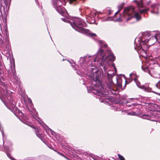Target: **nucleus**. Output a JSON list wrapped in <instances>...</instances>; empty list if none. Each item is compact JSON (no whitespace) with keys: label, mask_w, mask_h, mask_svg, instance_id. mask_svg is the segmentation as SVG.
Returning <instances> with one entry per match:
<instances>
[{"label":"nucleus","mask_w":160,"mask_h":160,"mask_svg":"<svg viewBox=\"0 0 160 160\" xmlns=\"http://www.w3.org/2000/svg\"><path fill=\"white\" fill-rule=\"evenodd\" d=\"M61 19L63 21L70 23L71 26L76 30L86 34H90L92 37H96L97 35L95 33L90 34V31L87 29L84 28L83 27H86V23L80 18H75L72 20V22L70 21L67 19L62 18Z\"/></svg>","instance_id":"6"},{"label":"nucleus","mask_w":160,"mask_h":160,"mask_svg":"<svg viewBox=\"0 0 160 160\" xmlns=\"http://www.w3.org/2000/svg\"><path fill=\"white\" fill-rule=\"evenodd\" d=\"M134 74L133 73H131L130 74V77H131L133 75H134Z\"/></svg>","instance_id":"33"},{"label":"nucleus","mask_w":160,"mask_h":160,"mask_svg":"<svg viewBox=\"0 0 160 160\" xmlns=\"http://www.w3.org/2000/svg\"><path fill=\"white\" fill-rule=\"evenodd\" d=\"M52 5L56 10L62 15L67 17L68 13L65 9L62 7V2L60 0H52Z\"/></svg>","instance_id":"7"},{"label":"nucleus","mask_w":160,"mask_h":160,"mask_svg":"<svg viewBox=\"0 0 160 160\" xmlns=\"http://www.w3.org/2000/svg\"><path fill=\"white\" fill-rule=\"evenodd\" d=\"M38 132H39V130L38 129H37L35 130V133H36V132H37V133H38Z\"/></svg>","instance_id":"31"},{"label":"nucleus","mask_w":160,"mask_h":160,"mask_svg":"<svg viewBox=\"0 0 160 160\" xmlns=\"http://www.w3.org/2000/svg\"><path fill=\"white\" fill-rule=\"evenodd\" d=\"M108 54L106 56L103 50L100 48L97 53V56L94 58L93 62H98L99 65L103 67V69L105 72H107L108 68L110 66V63L113 62L115 59L110 50H108Z\"/></svg>","instance_id":"4"},{"label":"nucleus","mask_w":160,"mask_h":160,"mask_svg":"<svg viewBox=\"0 0 160 160\" xmlns=\"http://www.w3.org/2000/svg\"><path fill=\"white\" fill-rule=\"evenodd\" d=\"M0 97L2 98L6 106L13 112L16 108V102L13 101L12 97V93L11 92L8 91L7 84H3L2 82H0Z\"/></svg>","instance_id":"5"},{"label":"nucleus","mask_w":160,"mask_h":160,"mask_svg":"<svg viewBox=\"0 0 160 160\" xmlns=\"http://www.w3.org/2000/svg\"><path fill=\"white\" fill-rule=\"evenodd\" d=\"M149 10V9L148 8H146L144 9H142L140 10H139V12L141 14L142 13H147V11Z\"/></svg>","instance_id":"16"},{"label":"nucleus","mask_w":160,"mask_h":160,"mask_svg":"<svg viewBox=\"0 0 160 160\" xmlns=\"http://www.w3.org/2000/svg\"><path fill=\"white\" fill-rule=\"evenodd\" d=\"M5 142L4 141H3V143H5Z\"/></svg>","instance_id":"42"},{"label":"nucleus","mask_w":160,"mask_h":160,"mask_svg":"<svg viewBox=\"0 0 160 160\" xmlns=\"http://www.w3.org/2000/svg\"><path fill=\"white\" fill-rule=\"evenodd\" d=\"M1 7H2V3H1L0 4V10H1Z\"/></svg>","instance_id":"36"},{"label":"nucleus","mask_w":160,"mask_h":160,"mask_svg":"<svg viewBox=\"0 0 160 160\" xmlns=\"http://www.w3.org/2000/svg\"><path fill=\"white\" fill-rule=\"evenodd\" d=\"M117 79L116 83H117Z\"/></svg>","instance_id":"44"},{"label":"nucleus","mask_w":160,"mask_h":160,"mask_svg":"<svg viewBox=\"0 0 160 160\" xmlns=\"http://www.w3.org/2000/svg\"><path fill=\"white\" fill-rule=\"evenodd\" d=\"M130 114L131 115H135V112H130Z\"/></svg>","instance_id":"29"},{"label":"nucleus","mask_w":160,"mask_h":160,"mask_svg":"<svg viewBox=\"0 0 160 160\" xmlns=\"http://www.w3.org/2000/svg\"><path fill=\"white\" fill-rule=\"evenodd\" d=\"M78 2V0H69V2L71 4H75Z\"/></svg>","instance_id":"20"},{"label":"nucleus","mask_w":160,"mask_h":160,"mask_svg":"<svg viewBox=\"0 0 160 160\" xmlns=\"http://www.w3.org/2000/svg\"><path fill=\"white\" fill-rule=\"evenodd\" d=\"M120 106V104H116L114 106V107H112V108H114V109L116 108L117 111L120 110H121V109L119 108V106ZM112 109H113V108H112Z\"/></svg>","instance_id":"18"},{"label":"nucleus","mask_w":160,"mask_h":160,"mask_svg":"<svg viewBox=\"0 0 160 160\" xmlns=\"http://www.w3.org/2000/svg\"><path fill=\"white\" fill-rule=\"evenodd\" d=\"M96 14L94 13H92L87 18L88 21L90 23H94L95 22V18Z\"/></svg>","instance_id":"12"},{"label":"nucleus","mask_w":160,"mask_h":160,"mask_svg":"<svg viewBox=\"0 0 160 160\" xmlns=\"http://www.w3.org/2000/svg\"><path fill=\"white\" fill-rule=\"evenodd\" d=\"M124 103H123V104H126V103H127V102L126 100H124ZM123 105H124V104H123Z\"/></svg>","instance_id":"32"},{"label":"nucleus","mask_w":160,"mask_h":160,"mask_svg":"<svg viewBox=\"0 0 160 160\" xmlns=\"http://www.w3.org/2000/svg\"><path fill=\"white\" fill-rule=\"evenodd\" d=\"M134 74L133 73H131L130 74V77H131L133 75H134Z\"/></svg>","instance_id":"34"},{"label":"nucleus","mask_w":160,"mask_h":160,"mask_svg":"<svg viewBox=\"0 0 160 160\" xmlns=\"http://www.w3.org/2000/svg\"><path fill=\"white\" fill-rule=\"evenodd\" d=\"M2 46V47H3L4 46H5V45L4 44V42L3 41L1 42Z\"/></svg>","instance_id":"26"},{"label":"nucleus","mask_w":160,"mask_h":160,"mask_svg":"<svg viewBox=\"0 0 160 160\" xmlns=\"http://www.w3.org/2000/svg\"><path fill=\"white\" fill-rule=\"evenodd\" d=\"M134 81L136 82V83L137 85V86L142 89L145 91L147 92H153L155 93L156 94H157L160 95V93H157L153 91H151L152 88L149 87V86L148 84H146L144 85H143L142 86H140V82L138 81L137 79H134Z\"/></svg>","instance_id":"11"},{"label":"nucleus","mask_w":160,"mask_h":160,"mask_svg":"<svg viewBox=\"0 0 160 160\" xmlns=\"http://www.w3.org/2000/svg\"><path fill=\"white\" fill-rule=\"evenodd\" d=\"M151 7L152 10L151 11V12L153 14H158V5L155 4H153L152 5Z\"/></svg>","instance_id":"13"},{"label":"nucleus","mask_w":160,"mask_h":160,"mask_svg":"<svg viewBox=\"0 0 160 160\" xmlns=\"http://www.w3.org/2000/svg\"><path fill=\"white\" fill-rule=\"evenodd\" d=\"M4 0V2L5 3H6L7 2V0ZM5 4H6V3H5Z\"/></svg>","instance_id":"38"},{"label":"nucleus","mask_w":160,"mask_h":160,"mask_svg":"<svg viewBox=\"0 0 160 160\" xmlns=\"http://www.w3.org/2000/svg\"><path fill=\"white\" fill-rule=\"evenodd\" d=\"M114 72L112 70H108L107 72L108 78V82L107 84V86L111 92L113 94H116L117 91L113 89L115 84L112 81V78L114 76Z\"/></svg>","instance_id":"9"},{"label":"nucleus","mask_w":160,"mask_h":160,"mask_svg":"<svg viewBox=\"0 0 160 160\" xmlns=\"http://www.w3.org/2000/svg\"><path fill=\"white\" fill-rule=\"evenodd\" d=\"M50 130L51 133L52 135H54L55 134V132L53 131L51 129H50Z\"/></svg>","instance_id":"25"},{"label":"nucleus","mask_w":160,"mask_h":160,"mask_svg":"<svg viewBox=\"0 0 160 160\" xmlns=\"http://www.w3.org/2000/svg\"><path fill=\"white\" fill-rule=\"evenodd\" d=\"M118 156L120 160H125L124 158L122 156L119 154L118 155Z\"/></svg>","instance_id":"21"},{"label":"nucleus","mask_w":160,"mask_h":160,"mask_svg":"<svg viewBox=\"0 0 160 160\" xmlns=\"http://www.w3.org/2000/svg\"><path fill=\"white\" fill-rule=\"evenodd\" d=\"M9 77L13 83L18 84L20 83V80L16 75L15 70V65L14 62L11 65L10 70L8 72Z\"/></svg>","instance_id":"10"},{"label":"nucleus","mask_w":160,"mask_h":160,"mask_svg":"<svg viewBox=\"0 0 160 160\" xmlns=\"http://www.w3.org/2000/svg\"><path fill=\"white\" fill-rule=\"evenodd\" d=\"M150 37V35L148 32H145L142 33L141 36L139 38H137L135 40V42L136 44L135 49L142 57L145 58L147 56L146 51L148 49V47L147 44L149 41L151 42Z\"/></svg>","instance_id":"3"},{"label":"nucleus","mask_w":160,"mask_h":160,"mask_svg":"<svg viewBox=\"0 0 160 160\" xmlns=\"http://www.w3.org/2000/svg\"><path fill=\"white\" fill-rule=\"evenodd\" d=\"M36 135L37 136V137H38L40 139H41L42 138V136H41V135L39 134V133H37V132H36Z\"/></svg>","instance_id":"23"},{"label":"nucleus","mask_w":160,"mask_h":160,"mask_svg":"<svg viewBox=\"0 0 160 160\" xmlns=\"http://www.w3.org/2000/svg\"><path fill=\"white\" fill-rule=\"evenodd\" d=\"M77 74L80 75V76H82V72H81L80 71H77Z\"/></svg>","instance_id":"24"},{"label":"nucleus","mask_w":160,"mask_h":160,"mask_svg":"<svg viewBox=\"0 0 160 160\" xmlns=\"http://www.w3.org/2000/svg\"><path fill=\"white\" fill-rule=\"evenodd\" d=\"M108 10V15H110L111 14V13L112 12V11L109 9Z\"/></svg>","instance_id":"28"},{"label":"nucleus","mask_w":160,"mask_h":160,"mask_svg":"<svg viewBox=\"0 0 160 160\" xmlns=\"http://www.w3.org/2000/svg\"><path fill=\"white\" fill-rule=\"evenodd\" d=\"M114 69L115 71V72H116V68L115 67H114Z\"/></svg>","instance_id":"39"},{"label":"nucleus","mask_w":160,"mask_h":160,"mask_svg":"<svg viewBox=\"0 0 160 160\" xmlns=\"http://www.w3.org/2000/svg\"><path fill=\"white\" fill-rule=\"evenodd\" d=\"M125 98H126V96H124V99Z\"/></svg>","instance_id":"41"},{"label":"nucleus","mask_w":160,"mask_h":160,"mask_svg":"<svg viewBox=\"0 0 160 160\" xmlns=\"http://www.w3.org/2000/svg\"><path fill=\"white\" fill-rule=\"evenodd\" d=\"M38 122H39V123H40V121H38Z\"/></svg>","instance_id":"43"},{"label":"nucleus","mask_w":160,"mask_h":160,"mask_svg":"<svg viewBox=\"0 0 160 160\" xmlns=\"http://www.w3.org/2000/svg\"><path fill=\"white\" fill-rule=\"evenodd\" d=\"M35 0V1H36V3L38 4V1H37V0Z\"/></svg>","instance_id":"37"},{"label":"nucleus","mask_w":160,"mask_h":160,"mask_svg":"<svg viewBox=\"0 0 160 160\" xmlns=\"http://www.w3.org/2000/svg\"><path fill=\"white\" fill-rule=\"evenodd\" d=\"M127 106L132 107V108L134 110V111H136L137 112H138V107L139 106V105L137 104H132L130 105H128Z\"/></svg>","instance_id":"14"},{"label":"nucleus","mask_w":160,"mask_h":160,"mask_svg":"<svg viewBox=\"0 0 160 160\" xmlns=\"http://www.w3.org/2000/svg\"><path fill=\"white\" fill-rule=\"evenodd\" d=\"M29 117L27 115H25V118H24V119H28Z\"/></svg>","instance_id":"27"},{"label":"nucleus","mask_w":160,"mask_h":160,"mask_svg":"<svg viewBox=\"0 0 160 160\" xmlns=\"http://www.w3.org/2000/svg\"><path fill=\"white\" fill-rule=\"evenodd\" d=\"M92 58L91 56H86L83 57H81L80 59L79 63L80 66L84 70L88 68H91V73L89 77L90 81L89 84H91L92 92L95 94L100 96L101 97H103L108 94V90L104 88L101 85L100 81L101 77L99 71L95 66L92 65Z\"/></svg>","instance_id":"1"},{"label":"nucleus","mask_w":160,"mask_h":160,"mask_svg":"<svg viewBox=\"0 0 160 160\" xmlns=\"http://www.w3.org/2000/svg\"><path fill=\"white\" fill-rule=\"evenodd\" d=\"M74 68V70H77V69H76V67Z\"/></svg>","instance_id":"40"},{"label":"nucleus","mask_w":160,"mask_h":160,"mask_svg":"<svg viewBox=\"0 0 160 160\" xmlns=\"http://www.w3.org/2000/svg\"><path fill=\"white\" fill-rule=\"evenodd\" d=\"M28 99L29 102H30L32 104V102L31 99L30 98H28Z\"/></svg>","instance_id":"30"},{"label":"nucleus","mask_w":160,"mask_h":160,"mask_svg":"<svg viewBox=\"0 0 160 160\" xmlns=\"http://www.w3.org/2000/svg\"><path fill=\"white\" fill-rule=\"evenodd\" d=\"M159 76H160V74L159 75Z\"/></svg>","instance_id":"45"},{"label":"nucleus","mask_w":160,"mask_h":160,"mask_svg":"<svg viewBox=\"0 0 160 160\" xmlns=\"http://www.w3.org/2000/svg\"><path fill=\"white\" fill-rule=\"evenodd\" d=\"M104 47L105 48H106L107 47V44H104Z\"/></svg>","instance_id":"35"},{"label":"nucleus","mask_w":160,"mask_h":160,"mask_svg":"<svg viewBox=\"0 0 160 160\" xmlns=\"http://www.w3.org/2000/svg\"><path fill=\"white\" fill-rule=\"evenodd\" d=\"M122 8V5L118 7V10L116 12L113 18L108 17L105 19V21H109L113 20L115 21L121 22L126 21L128 22L131 19L135 18L137 21L141 19V17L138 12H135V8L133 6H131L124 9L122 15L121 14L118 15V18H117V16L120 11Z\"/></svg>","instance_id":"2"},{"label":"nucleus","mask_w":160,"mask_h":160,"mask_svg":"<svg viewBox=\"0 0 160 160\" xmlns=\"http://www.w3.org/2000/svg\"><path fill=\"white\" fill-rule=\"evenodd\" d=\"M4 42H5L7 45L6 46V50L8 51V49H9V45H8L9 44V38L8 36H7L5 39V41Z\"/></svg>","instance_id":"17"},{"label":"nucleus","mask_w":160,"mask_h":160,"mask_svg":"<svg viewBox=\"0 0 160 160\" xmlns=\"http://www.w3.org/2000/svg\"><path fill=\"white\" fill-rule=\"evenodd\" d=\"M143 119L160 122V112L158 111H151L149 113L142 116Z\"/></svg>","instance_id":"8"},{"label":"nucleus","mask_w":160,"mask_h":160,"mask_svg":"<svg viewBox=\"0 0 160 160\" xmlns=\"http://www.w3.org/2000/svg\"><path fill=\"white\" fill-rule=\"evenodd\" d=\"M2 66L1 64L0 63V80L1 78H2V77H3V74L2 73L3 71L2 70V68L1 67Z\"/></svg>","instance_id":"19"},{"label":"nucleus","mask_w":160,"mask_h":160,"mask_svg":"<svg viewBox=\"0 0 160 160\" xmlns=\"http://www.w3.org/2000/svg\"><path fill=\"white\" fill-rule=\"evenodd\" d=\"M148 63L147 64L146 66H144V65L143 66H142V68L143 71L148 73L149 74L151 75L149 69L148 68Z\"/></svg>","instance_id":"15"},{"label":"nucleus","mask_w":160,"mask_h":160,"mask_svg":"<svg viewBox=\"0 0 160 160\" xmlns=\"http://www.w3.org/2000/svg\"><path fill=\"white\" fill-rule=\"evenodd\" d=\"M156 87L159 89H160V80L158 82L156 85Z\"/></svg>","instance_id":"22"}]
</instances>
